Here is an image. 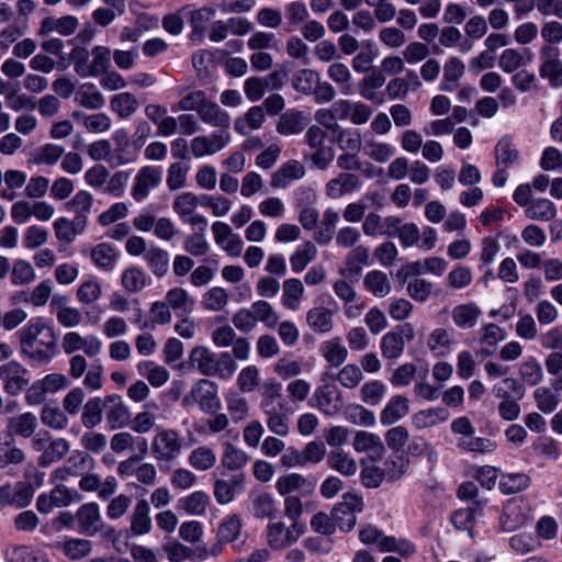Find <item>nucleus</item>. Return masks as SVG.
Instances as JSON below:
<instances>
[{"mask_svg": "<svg viewBox=\"0 0 562 562\" xmlns=\"http://www.w3.org/2000/svg\"><path fill=\"white\" fill-rule=\"evenodd\" d=\"M190 366L202 375L229 380L237 370V363L231 352L214 353L206 347H194L189 357Z\"/></svg>", "mask_w": 562, "mask_h": 562, "instance_id": "1", "label": "nucleus"}, {"mask_svg": "<svg viewBox=\"0 0 562 562\" xmlns=\"http://www.w3.org/2000/svg\"><path fill=\"white\" fill-rule=\"evenodd\" d=\"M182 438L171 428L157 427L151 441V452L157 461H173L182 450Z\"/></svg>", "mask_w": 562, "mask_h": 562, "instance_id": "2", "label": "nucleus"}, {"mask_svg": "<svg viewBox=\"0 0 562 562\" xmlns=\"http://www.w3.org/2000/svg\"><path fill=\"white\" fill-rule=\"evenodd\" d=\"M193 403L199 404L203 412L216 413L221 406L216 383L207 379L198 381L182 400L183 406H190Z\"/></svg>", "mask_w": 562, "mask_h": 562, "instance_id": "3", "label": "nucleus"}, {"mask_svg": "<svg viewBox=\"0 0 562 562\" xmlns=\"http://www.w3.org/2000/svg\"><path fill=\"white\" fill-rule=\"evenodd\" d=\"M342 498V502L334 506L331 516L335 527L348 532L356 526V513L362 510L363 502L360 496L350 493L345 494Z\"/></svg>", "mask_w": 562, "mask_h": 562, "instance_id": "4", "label": "nucleus"}, {"mask_svg": "<svg viewBox=\"0 0 562 562\" xmlns=\"http://www.w3.org/2000/svg\"><path fill=\"white\" fill-rule=\"evenodd\" d=\"M414 337V328L409 323L396 326L381 339L382 356L386 359L400 358L404 351L405 341H411Z\"/></svg>", "mask_w": 562, "mask_h": 562, "instance_id": "5", "label": "nucleus"}, {"mask_svg": "<svg viewBox=\"0 0 562 562\" xmlns=\"http://www.w3.org/2000/svg\"><path fill=\"white\" fill-rule=\"evenodd\" d=\"M231 142V133L215 131L210 136L199 135L191 139L190 150L194 158L213 156L224 149Z\"/></svg>", "mask_w": 562, "mask_h": 562, "instance_id": "6", "label": "nucleus"}, {"mask_svg": "<svg viewBox=\"0 0 562 562\" xmlns=\"http://www.w3.org/2000/svg\"><path fill=\"white\" fill-rule=\"evenodd\" d=\"M117 473L125 479L135 476L139 483L148 486H153L157 479L156 467L148 462L140 463V456H131L128 459L121 461Z\"/></svg>", "mask_w": 562, "mask_h": 562, "instance_id": "7", "label": "nucleus"}, {"mask_svg": "<svg viewBox=\"0 0 562 562\" xmlns=\"http://www.w3.org/2000/svg\"><path fill=\"white\" fill-rule=\"evenodd\" d=\"M162 178V171L156 166L142 167L134 177L131 195L136 202H143L151 190L157 188Z\"/></svg>", "mask_w": 562, "mask_h": 562, "instance_id": "8", "label": "nucleus"}, {"mask_svg": "<svg viewBox=\"0 0 562 562\" xmlns=\"http://www.w3.org/2000/svg\"><path fill=\"white\" fill-rule=\"evenodd\" d=\"M302 533L303 528L299 524L286 527L281 521L272 522L267 526V542L271 549L282 550L295 543Z\"/></svg>", "mask_w": 562, "mask_h": 562, "instance_id": "9", "label": "nucleus"}, {"mask_svg": "<svg viewBox=\"0 0 562 562\" xmlns=\"http://www.w3.org/2000/svg\"><path fill=\"white\" fill-rule=\"evenodd\" d=\"M104 409L111 429L124 428L131 424L132 413L120 395L105 396Z\"/></svg>", "mask_w": 562, "mask_h": 562, "instance_id": "10", "label": "nucleus"}, {"mask_svg": "<svg viewBox=\"0 0 562 562\" xmlns=\"http://www.w3.org/2000/svg\"><path fill=\"white\" fill-rule=\"evenodd\" d=\"M316 482L313 479L305 477L299 473H288L278 477L276 488L282 496H290L291 493L299 492L303 495L312 494Z\"/></svg>", "mask_w": 562, "mask_h": 562, "instance_id": "11", "label": "nucleus"}, {"mask_svg": "<svg viewBox=\"0 0 562 562\" xmlns=\"http://www.w3.org/2000/svg\"><path fill=\"white\" fill-rule=\"evenodd\" d=\"M246 476L244 473L232 475L228 480L216 479L214 482V497L221 505L229 504L234 501L237 492L245 488Z\"/></svg>", "mask_w": 562, "mask_h": 562, "instance_id": "12", "label": "nucleus"}, {"mask_svg": "<svg viewBox=\"0 0 562 562\" xmlns=\"http://www.w3.org/2000/svg\"><path fill=\"white\" fill-rule=\"evenodd\" d=\"M528 520V507L520 499L506 503L501 517V525L505 531H514L522 527Z\"/></svg>", "mask_w": 562, "mask_h": 562, "instance_id": "13", "label": "nucleus"}, {"mask_svg": "<svg viewBox=\"0 0 562 562\" xmlns=\"http://www.w3.org/2000/svg\"><path fill=\"white\" fill-rule=\"evenodd\" d=\"M33 494L34 488L30 482H18L13 491L7 484L0 487V503L25 507L31 503Z\"/></svg>", "mask_w": 562, "mask_h": 562, "instance_id": "14", "label": "nucleus"}, {"mask_svg": "<svg viewBox=\"0 0 562 562\" xmlns=\"http://www.w3.org/2000/svg\"><path fill=\"white\" fill-rule=\"evenodd\" d=\"M26 370L16 362H9L0 367V378L4 382V389L11 394L22 391L29 383L25 379Z\"/></svg>", "mask_w": 562, "mask_h": 562, "instance_id": "15", "label": "nucleus"}, {"mask_svg": "<svg viewBox=\"0 0 562 562\" xmlns=\"http://www.w3.org/2000/svg\"><path fill=\"white\" fill-rule=\"evenodd\" d=\"M199 116L203 123L217 128L216 131L229 132L231 115L216 102L207 100L200 110Z\"/></svg>", "mask_w": 562, "mask_h": 562, "instance_id": "16", "label": "nucleus"}, {"mask_svg": "<svg viewBox=\"0 0 562 562\" xmlns=\"http://www.w3.org/2000/svg\"><path fill=\"white\" fill-rule=\"evenodd\" d=\"M359 178L350 172H341L336 178L329 180L325 186L326 195L331 200H337L345 194L359 188Z\"/></svg>", "mask_w": 562, "mask_h": 562, "instance_id": "17", "label": "nucleus"}, {"mask_svg": "<svg viewBox=\"0 0 562 562\" xmlns=\"http://www.w3.org/2000/svg\"><path fill=\"white\" fill-rule=\"evenodd\" d=\"M92 459L85 452L72 453L63 468L53 473V481H65L68 476H79L85 473Z\"/></svg>", "mask_w": 562, "mask_h": 562, "instance_id": "18", "label": "nucleus"}, {"mask_svg": "<svg viewBox=\"0 0 562 562\" xmlns=\"http://www.w3.org/2000/svg\"><path fill=\"white\" fill-rule=\"evenodd\" d=\"M76 519L82 533L92 536L100 531L101 515L95 503L81 505L76 513Z\"/></svg>", "mask_w": 562, "mask_h": 562, "instance_id": "19", "label": "nucleus"}, {"mask_svg": "<svg viewBox=\"0 0 562 562\" xmlns=\"http://www.w3.org/2000/svg\"><path fill=\"white\" fill-rule=\"evenodd\" d=\"M284 400L282 397V385L274 379L267 380L262 385V394L260 408L262 412L284 408Z\"/></svg>", "mask_w": 562, "mask_h": 562, "instance_id": "20", "label": "nucleus"}, {"mask_svg": "<svg viewBox=\"0 0 562 562\" xmlns=\"http://www.w3.org/2000/svg\"><path fill=\"white\" fill-rule=\"evenodd\" d=\"M409 412V401L403 395L393 396L381 412L380 420L384 426H390L405 417Z\"/></svg>", "mask_w": 562, "mask_h": 562, "instance_id": "21", "label": "nucleus"}, {"mask_svg": "<svg viewBox=\"0 0 562 562\" xmlns=\"http://www.w3.org/2000/svg\"><path fill=\"white\" fill-rule=\"evenodd\" d=\"M304 175V166L297 160H290L272 175L271 186L273 188H285L291 181L301 179Z\"/></svg>", "mask_w": 562, "mask_h": 562, "instance_id": "22", "label": "nucleus"}, {"mask_svg": "<svg viewBox=\"0 0 562 562\" xmlns=\"http://www.w3.org/2000/svg\"><path fill=\"white\" fill-rule=\"evenodd\" d=\"M337 393V387L333 384H325L316 389L317 407L326 415H335L340 411L342 403L339 396L334 398Z\"/></svg>", "mask_w": 562, "mask_h": 562, "instance_id": "23", "label": "nucleus"}, {"mask_svg": "<svg viewBox=\"0 0 562 562\" xmlns=\"http://www.w3.org/2000/svg\"><path fill=\"white\" fill-rule=\"evenodd\" d=\"M149 510V504L146 499L137 501L131 515V531L133 535L140 536L150 531L151 518Z\"/></svg>", "mask_w": 562, "mask_h": 562, "instance_id": "24", "label": "nucleus"}, {"mask_svg": "<svg viewBox=\"0 0 562 562\" xmlns=\"http://www.w3.org/2000/svg\"><path fill=\"white\" fill-rule=\"evenodd\" d=\"M265 122V112L261 106H251L243 116L235 120V131L240 135H248L254 130H259Z\"/></svg>", "mask_w": 562, "mask_h": 562, "instance_id": "25", "label": "nucleus"}, {"mask_svg": "<svg viewBox=\"0 0 562 562\" xmlns=\"http://www.w3.org/2000/svg\"><path fill=\"white\" fill-rule=\"evenodd\" d=\"M306 323L314 331L329 333L334 327L333 312L324 306H315L307 312Z\"/></svg>", "mask_w": 562, "mask_h": 562, "instance_id": "26", "label": "nucleus"}, {"mask_svg": "<svg viewBox=\"0 0 562 562\" xmlns=\"http://www.w3.org/2000/svg\"><path fill=\"white\" fill-rule=\"evenodd\" d=\"M90 257L98 268L110 271L114 268L119 256L113 246L100 243L90 249Z\"/></svg>", "mask_w": 562, "mask_h": 562, "instance_id": "27", "label": "nucleus"}, {"mask_svg": "<svg viewBox=\"0 0 562 562\" xmlns=\"http://www.w3.org/2000/svg\"><path fill=\"white\" fill-rule=\"evenodd\" d=\"M449 413L446 408L435 407L417 412L413 415V425L418 429L434 427L448 419Z\"/></svg>", "mask_w": 562, "mask_h": 562, "instance_id": "28", "label": "nucleus"}, {"mask_svg": "<svg viewBox=\"0 0 562 562\" xmlns=\"http://www.w3.org/2000/svg\"><path fill=\"white\" fill-rule=\"evenodd\" d=\"M480 316L481 310L475 303L460 304L452 310L453 323L461 328H472Z\"/></svg>", "mask_w": 562, "mask_h": 562, "instance_id": "29", "label": "nucleus"}, {"mask_svg": "<svg viewBox=\"0 0 562 562\" xmlns=\"http://www.w3.org/2000/svg\"><path fill=\"white\" fill-rule=\"evenodd\" d=\"M158 409L155 402H149L144 405V411L137 413L134 418H131L132 429L136 434H147L156 425V415L154 411Z\"/></svg>", "mask_w": 562, "mask_h": 562, "instance_id": "30", "label": "nucleus"}, {"mask_svg": "<svg viewBox=\"0 0 562 562\" xmlns=\"http://www.w3.org/2000/svg\"><path fill=\"white\" fill-rule=\"evenodd\" d=\"M318 250L312 241H305L290 257L293 272H302L317 257Z\"/></svg>", "mask_w": 562, "mask_h": 562, "instance_id": "31", "label": "nucleus"}, {"mask_svg": "<svg viewBox=\"0 0 562 562\" xmlns=\"http://www.w3.org/2000/svg\"><path fill=\"white\" fill-rule=\"evenodd\" d=\"M249 456L241 449L234 445L226 442L224 445V451L221 457L222 465L229 471H238L247 465L249 462Z\"/></svg>", "mask_w": 562, "mask_h": 562, "instance_id": "32", "label": "nucleus"}, {"mask_svg": "<svg viewBox=\"0 0 562 562\" xmlns=\"http://www.w3.org/2000/svg\"><path fill=\"white\" fill-rule=\"evenodd\" d=\"M144 258L156 277L161 278L167 274L169 270V254L166 250L153 246L147 249Z\"/></svg>", "mask_w": 562, "mask_h": 562, "instance_id": "33", "label": "nucleus"}, {"mask_svg": "<svg viewBox=\"0 0 562 562\" xmlns=\"http://www.w3.org/2000/svg\"><path fill=\"white\" fill-rule=\"evenodd\" d=\"M465 66L457 57H451L443 66V80L440 90L451 92L454 90L458 80L463 76Z\"/></svg>", "mask_w": 562, "mask_h": 562, "instance_id": "34", "label": "nucleus"}, {"mask_svg": "<svg viewBox=\"0 0 562 562\" xmlns=\"http://www.w3.org/2000/svg\"><path fill=\"white\" fill-rule=\"evenodd\" d=\"M519 157V153L509 137H503L495 147L496 167L509 168Z\"/></svg>", "mask_w": 562, "mask_h": 562, "instance_id": "35", "label": "nucleus"}, {"mask_svg": "<svg viewBox=\"0 0 562 562\" xmlns=\"http://www.w3.org/2000/svg\"><path fill=\"white\" fill-rule=\"evenodd\" d=\"M526 215L533 221L549 222L555 217L557 207L552 201L540 198L531 202L526 210Z\"/></svg>", "mask_w": 562, "mask_h": 562, "instance_id": "36", "label": "nucleus"}, {"mask_svg": "<svg viewBox=\"0 0 562 562\" xmlns=\"http://www.w3.org/2000/svg\"><path fill=\"white\" fill-rule=\"evenodd\" d=\"M328 465L346 476L355 475L358 467L353 458L344 450L337 449L329 453L327 459Z\"/></svg>", "mask_w": 562, "mask_h": 562, "instance_id": "37", "label": "nucleus"}, {"mask_svg": "<svg viewBox=\"0 0 562 562\" xmlns=\"http://www.w3.org/2000/svg\"><path fill=\"white\" fill-rule=\"evenodd\" d=\"M327 75L340 87L342 94L350 95L353 92L352 76L347 65L340 61L331 64L328 67Z\"/></svg>", "mask_w": 562, "mask_h": 562, "instance_id": "38", "label": "nucleus"}, {"mask_svg": "<svg viewBox=\"0 0 562 562\" xmlns=\"http://www.w3.org/2000/svg\"><path fill=\"white\" fill-rule=\"evenodd\" d=\"M110 104L111 109L122 119L130 117L139 106L136 97L130 92L115 94L111 99Z\"/></svg>", "mask_w": 562, "mask_h": 562, "instance_id": "39", "label": "nucleus"}, {"mask_svg": "<svg viewBox=\"0 0 562 562\" xmlns=\"http://www.w3.org/2000/svg\"><path fill=\"white\" fill-rule=\"evenodd\" d=\"M363 284L368 291L379 297H384L391 292L389 278L382 271L373 270L367 273Z\"/></svg>", "mask_w": 562, "mask_h": 562, "instance_id": "40", "label": "nucleus"}, {"mask_svg": "<svg viewBox=\"0 0 562 562\" xmlns=\"http://www.w3.org/2000/svg\"><path fill=\"white\" fill-rule=\"evenodd\" d=\"M304 294V285L300 279L291 278L283 282L282 304L290 308L296 310Z\"/></svg>", "mask_w": 562, "mask_h": 562, "instance_id": "41", "label": "nucleus"}, {"mask_svg": "<svg viewBox=\"0 0 562 562\" xmlns=\"http://www.w3.org/2000/svg\"><path fill=\"white\" fill-rule=\"evenodd\" d=\"M104 409V398L94 397L89 400L85 406L81 415L82 425L92 429L102 422V411Z\"/></svg>", "mask_w": 562, "mask_h": 562, "instance_id": "42", "label": "nucleus"}, {"mask_svg": "<svg viewBox=\"0 0 562 562\" xmlns=\"http://www.w3.org/2000/svg\"><path fill=\"white\" fill-rule=\"evenodd\" d=\"M209 503V495L202 491H198L180 499L179 507L189 515L201 516L205 513Z\"/></svg>", "mask_w": 562, "mask_h": 562, "instance_id": "43", "label": "nucleus"}, {"mask_svg": "<svg viewBox=\"0 0 562 562\" xmlns=\"http://www.w3.org/2000/svg\"><path fill=\"white\" fill-rule=\"evenodd\" d=\"M166 303L175 311H182L186 314L192 312L194 300L190 297L187 290L172 288L166 293Z\"/></svg>", "mask_w": 562, "mask_h": 562, "instance_id": "44", "label": "nucleus"}, {"mask_svg": "<svg viewBox=\"0 0 562 562\" xmlns=\"http://www.w3.org/2000/svg\"><path fill=\"white\" fill-rule=\"evenodd\" d=\"M322 355L331 366L339 367L346 361L348 350L339 338H333L322 345Z\"/></svg>", "mask_w": 562, "mask_h": 562, "instance_id": "45", "label": "nucleus"}, {"mask_svg": "<svg viewBox=\"0 0 562 562\" xmlns=\"http://www.w3.org/2000/svg\"><path fill=\"white\" fill-rule=\"evenodd\" d=\"M37 336H41V340L37 339V361H48L57 350L56 337L49 328L37 326Z\"/></svg>", "mask_w": 562, "mask_h": 562, "instance_id": "46", "label": "nucleus"}, {"mask_svg": "<svg viewBox=\"0 0 562 562\" xmlns=\"http://www.w3.org/2000/svg\"><path fill=\"white\" fill-rule=\"evenodd\" d=\"M380 551L396 552L402 558L408 559L415 553L416 549L415 546L407 539H397L395 537L389 536L381 539Z\"/></svg>", "mask_w": 562, "mask_h": 562, "instance_id": "47", "label": "nucleus"}, {"mask_svg": "<svg viewBox=\"0 0 562 562\" xmlns=\"http://www.w3.org/2000/svg\"><path fill=\"white\" fill-rule=\"evenodd\" d=\"M530 484V477L525 473L503 474L499 480V488L504 494H515L526 490Z\"/></svg>", "mask_w": 562, "mask_h": 562, "instance_id": "48", "label": "nucleus"}, {"mask_svg": "<svg viewBox=\"0 0 562 562\" xmlns=\"http://www.w3.org/2000/svg\"><path fill=\"white\" fill-rule=\"evenodd\" d=\"M539 75L548 79L551 87H562V61L558 57L543 59L539 68Z\"/></svg>", "mask_w": 562, "mask_h": 562, "instance_id": "49", "label": "nucleus"}, {"mask_svg": "<svg viewBox=\"0 0 562 562\" xmlns=\"http://www.w3.org/2000/svg\"><path fill=\"white\" fill-rule=\"evenodd\" d=\"M284 408L265 412L267 426L271 432L279 437H285L290 432L288 415Z\"/></svg>", "mask_w": 562, "mask_h": 562, "instance_id": "50", "label": "nucleus"}, {"mask_svg": "<svg viewBox=\"0 0 562 562\" xmlns=\"http://www.w3.org/2000/svg\"><path fill=\"white\" fill-rule=\"evenodd\" d=\"M137 368L139 373L145 375L154 387L162 386L170 376L165 367L154 366L151 362H140Z\"/></svg>", "mask_w": 562, "mask_h": 562, "instance_id": "51", "label": "nucleus"}, {"mask_svg": "<svg viewBox=\"0 0 562 562\" xmlns=\"http://www.w3.org/2000/svg\"><path fill=\"white\" fill-rule=\"evenodd\" d=\"M252 510L257 518L273 519L277 517L278 509L273 497L268 493L256 496L252 501Z\"/></svg>", "mask_w": 562, "mask_h": 562, "instance_id": "52", "label": "nucleus"}, {"mask_svg": "<svg viewBox=\"0 0 562 562\" xmlns=\"http://www.w3.org/2000/svg\"><path fill=\"white\" fill-rule=\"evenodd\" d=\"M121 283L127 292L137 293L145 288L146 276L142 269L131 267L123 271Z\"/></svg>", "mask_w": 562, "mask_h": 562, "instance_id": "53", "label": "nucleus"}, {"mask_svg": "<svg viewBox=\"0 0 562 562\" xmlns=\"http://www.w3.org/2000/svg\"><path fill=\"white\" fill-rule=\"evenodd\" d=\"M319 75L313 69H302L293 78V87L296 91L311 94L316 89Z\"/></svg>", "mask_w": 562, "mask_h": 562, "instance_id": "54", "label": "nucleus"}, {"mask_svg": "<svg viewBox=\"0 0 562 562\" xmlns=\"http://www.w3.org/2000/svg\"><path fill=\"white\" fill-rule=\"evenodd\" d=\"M189 462L194 469L206 471L214 467L216 454L211 448L198 447L190 453Z\"/></svg>", "mask_w": 562, "mask_h": 562, "instance_id": "55", "label": "nucleus"}, {"mask_svg": "<svg viewBox=\"0 0 562 562\" xmlns=\"http://www.w3.org/2000/svg\"><path fill=\"white\" fill-rule=\"evenodd\" d=\"M303 116L300 112L285 113L277 124V131L281 135H294L304 130Z\"/></svg>", "mask_w": 562, "mask_h": 562, "instance_id": "56", "label": "nucleus"}, {"mask_svg": "<svg viewBox=\"0 0 562 562\" xmlns=\"http://www.w3.org/2000/svg\"><path fill=\"white\" fill-rule=\"evenodd\" d=\"M369 250L367 247L359 245L349 251L346 258V267L350 274L358 276L362 268L368 265Z\"/></svg>", "mask_w": 562, "mask_h": 562, "instance_id": "57", "label": "nucleus"}, {"mask_svg": "<svg viewBox=\"0 0 562 562\" xmlns=\"http://www.w3.org/2000/svg\"><path fill=\"white\" fill-rule=\"evenodd\" d=\"M93 60L88 65L87 76H98L105 72L110 66L111 50L105 46H95L92 49Z\"/></svg>", "mask_w": 562, "mask_h": 562, "instance_id": "58", "label": "nucleus"}, {"mask_svg": "<svg viewBox=\"0 0 562 562\" xmlns=\"http://www.w3.org/2000/svg\"><path fill=\"white\" fill-rule=\"evenodd\" d=\"M408 469V460L403 454L391 456L383 464L385 480L396 481Z\"/></svg>", "mask_w": 562, "mask_h": 562, "instance_id": "59", "label": "nucleus"}, {"mask_svg": "<svg viewBox=\"0 0 562 562\" xmlns=\"http://www.w3.org/2000/svg\"><path fill=\"white\" fill-rule=\"evenodd\" d=\"M537 407L544 414L552 413L559 405V396L551 387H538L533 394Z\"/></svg>", "mask_w": 562, "mask_h": 562, "instance_id": "60", "label": "nucleus"}, {"mask_svg": "<svg viewBox=\"0 0 562 562\" xmlns=\"http://www.w3.org/2000/svg\"><path fill=\"white\" fill-rule=\"evenodd\" d=\"M92 544L87 539H69L64 542L63 551L71 560H81L91 553Z\"/></svg>", "mask_w": 562, "mask_h": 562, "instance_id": "61", "label": "nucleus"}, {"mask_svg": "<svg viewBox=\"0 0 562 562\" xmlns=\"http://www.w3.org/2000/svg\"><path fill=\"white\" fill-rule=\"evenodd\" d=\"M227 409L234 422H239L248 416V401L236 392H232L226 397Z\"/></svg>", "mask_w": 562, "mask_h": 562, "instance_id": "62", "label": "nucleus"}, {"mask_svg": "<svg viewBox=\"0 0 562 562\" xmlns=\"http://www.w3.org/2000/svg\"><path fill=\"white\" fill-rule=\"evenodd\" d=\"M228 302V295L223 288L215 286L209 290L202 301V305L205 310L217 312L222 311Z\"/></svg>", "mask_w": 562, "mask_h": 562, "instance_id": "63", "label": "nucleus"}, {"mask_svg": "<svg viewBox=\"0 0 562 562\" xmlns=\"http://www.w3.org/2000/svg\"><path fill=\"white\" fill-rule=\"evenodd\" d=\"M199 204L198 196L192 192H183L173 201V211L182 218L192 215Z\"/></svg>", "mask_w": 562, "mask_h": 562, "instance_id": "64", "label": "nucleus"}]
</instances>
